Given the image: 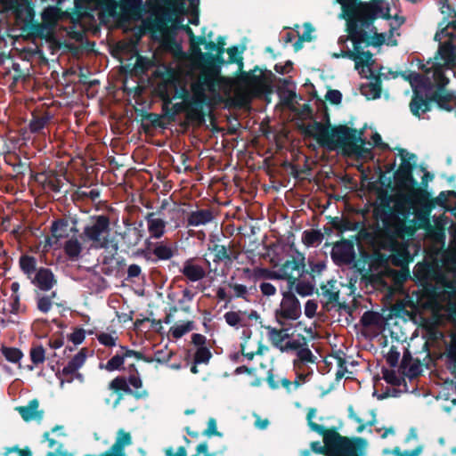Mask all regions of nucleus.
Returning a JSON list of instances; mask_svg holds the SVG:
<instances>
[{"instance_id": "obj_1", "label": "nucleus", "mask_w": 456, "mask_h": 456, "mask_svg": "<svg viewBox=\"0 0 456 456\" xmlns=\"http://www.w3.org/2000/svg\"><path fill=\"white\" fill-rule=\"evenodd\" d=\"M305 136L316 140L318 144L328 151L341 150L344 155H357L366 157L371 154V150L366 148L370 144L363 137L364 129H356L346 125L331 126L330 119L327 124L314 120L313 123L300 126Z\"/></svg>"}, {"instance_id": "obj_2", "label": "nucleus", "mask_w": 456, "mask_h": 456, "mask_svg": "<svg viewBox=\"0 0 456 456\" xmlns=\"http://www.w3.org/2000/svg\"><path fill=\"white\" fill-rule=\"evenodd\" d=\"M375 216L381 220L383 232L391 242L411 238L418 229L415 220L409 219L410 208L399 202L394 207L388 202L382 203L376 208Z\"/></svg>"}, {"instance_id": "obj_3", "label": "nucleus", "mask_w": 456, "mask_h": 456, "mask_svg": "<svg viewBox=\"0 0 456 456\" xmlns=\"http://www.w3.org/2000/svg\"><path fill=\"white\" fill-rule=\"evenodd\" d=\"M212 86V82L204 73H199L196 79L191 83V91L189 93L185 86H181L175 91V98L182 99L188 106V121L195 123L198 126L205 122L206 113L204 107L211 104L215 100L211 95H208V88Z\"/></svg>"}, {"instance_id": "obj_4", "label": "nucleus", "mask_w": 456, "mask_h": 456, "mask_svg": "<svg viewBox=\"0 0 456 456\" xmlns=\"http://www.w3.org/2000/svg\"><path fill=\"white\" fill-rule=\"evenodd\" d=\"M347 20V32L353 26L366 30L382 12L384 0H337Z\"/></svg>"}, {"instance_id": "obj_5", "label": "nucleus", "mask_w": 456, "mask_h": 456, "mask_svg": "<svg viewBox=\"0 0 456 456\" xmlns=\"http://www.w3.org/2000/svg\"><path fill=\"white\" fill-rule=\"evenodd\" d=\"M430 82L432 86L425 90L421 94L423 105L422 103L419 104L418 112L411 113L417 118H420L422 114L430 111L433 102H436L442 110H452L451 102L453 100V95L445 89L449 83V78L445 76L442 66H436L433 69V78Z\"/></svg>"}, {"instance_id": "obj_6", "label": "nucleus", "mask_w": 456, "mask_h": 456, "mask_svg": "<svg viewBox=\"0 0 456 456\" xmlns=\"http://www.w3.org/2000/svg\"><path fill=\"white\" fill-rule=\"evenodd\" d=\"M398 151L402 157V163L394 174L395 183L400 190L407 192L403 196V202L413 207L415 204V198H419L421 200H425L427 199L428 191L419 187V183L412 175L414 164H411L410 159H414L416 155L414 153H407L409 159H406L403 156L405 150L400 148Z\"/></svg>"}, {"instance_id": "obj_7", "label": "nucleus", "mask_w": 456, "mask_h": 456, "mask_svg": "<svg viewBox=\"0 0 456 456\" xmlns=\"http://www.w3.org/2000/svg\"><path fill=\"white\" fill-rule=\"evenodd\" d=\"M110 218L105 214L91 216L79 237L84 243H90L94 249H106L111 246Z\"/></svg>"}, {"instance_id": "obj_8", "label": "nucleus", "mask_w": 456, "mask_h": 456, "mask_svg": "<svg viewBox=\"0 0 456 456\" xmlns=\"http://www.w3.org/2000/svg\"><path fill=\"white\" fill-rule=\"evenodd\" d=\"M437 65L427 69L425 74H419L415 71H400V77L405 81H408L412 88V96L410 102V110L411 113H417L419 108V104L423 103L421 100V94L427 89H429L431 86V79L433 78V69Z\"/></svg>"}, {"instance_id": "obj_9", "label": "nucleus", "mask_w": 456, "mask_h": 456, "mask_svg": "<svg viewBox=\"0 0 456 456\" xmlns=\"http://www.w3.org/2000/svg\"><path fill=\"white\" fill-rule=\"evenodd\" d=\"M349 39L354 45V51L342 52L343 57H347L355 61V67L367 66L373 64V54L370 51H362V45L367 41L369 35L366 30L358 29L353 26L349 30Z\"/></svg>"}, {"instance_id": "obj_10", "label": "nucleus", "mask_w": 456, "mask_h": 456, "mask_svg": "<svg viewBox=\"0 0 456 456\" xmlns=\"http://www.w3.org/2000/svg\"><path fill=\"white\" fill-rule=\"evenodd\" d=\"M280 307L274 312L276 322L283 326L286 320L296 321L301 315V305L297 297L289 289L282 294Z\"/></svg>"}, {"instance_id": "obj_11", "label": "nucleus", "mask_w": 456, "mask_h": 456, "mask_svg": "<svg viewBox=\"0 0 456 456\" xmlns=\"http://www.w3.org/2000/svg\"><path fill=\"white\" fill-rule=\"evenodd\" d=\"M198 56L205 65L206 69H202L200 73L206 74L208 78L212 82V86L208 88V93L214 99H220L219 91L221 87L224 85L229 86L230 80L229 78L223 77L221 75H216L215 67H216V61L208 58V55H213L212 53H205L202 54H194Z\"/></svg>"}, {"instance_id": "obj_12", "label": "nucleus", "mask_w": 456, "mask_h": 456, "mask_svg": "<svg viewBox=\"0 0 456 456\" xmlns=\"http://www.w3.org/2000/svg\"><path fill=\"white\" fill-rule=\"evenodd\" d=\"M110 387L115 391H124L133 394L137 398L143 397L147 392L142 389V380L137 375H130L128 379L125 378H116L111 383Z\"/></svg>"}, {"instance_id": "obj_13", "label": "nucleus", "mask_w": 456, "mask_h": 456, "mask_svg": "<svg viewBox=\"0 0 456 456\" xmlns=\"http://www.w3.org/2000/svg\"><path fill=\"white\" fill-rule=\"evenodd\" d=\"M456 198L455 191H444L439 193V195L436 198H431L430 193L428 191V197L425 200H421L419 198H415V203L420 205L423 208V219L425 221L428 220V216L432 211V209L436 206H440L444 208L446 210H449L447 208L448 197Z\"/></svg>"}, {"instance_id": "obj_14", "label": "nucleus", "mask_w": 456, "mask_h": 456, "mask_svg": "<svg viewBox=\"0 0 456 456\" xmlns=\"http://www.w3.org/2000/svg\"><path fill=\"white\" fill-rule=\"evenodd\" d=\"M305 256L302 254H299L297 258L286 260L280 266V270L284 279L288 281L289 289L292 290L296 281H297V277L293 276V272L301 271V273L299 274V277H301L305 273Z\"/></svg>"}, {"instance_id": "obj_15", "label": "nucleus", "mask_w": 456, "mask_h": 456, "mask_svg": "<svg viewBox=\"0 0 456 456\" xmlns=\"http://www.w3.org/2000/svg\"><path fill=\"white\" fill-rule=\"evenodd\" d=\"M77 220L71 218H60L52 223V236L58 240L69 239L70 235L74 236L77 233Z\"/></svg>"}, {"instance_id": "obj_16", "label": "nucleus", "mask_w": 456, "mask_h": 456, "mask_svg": "<svg viewBox=\"0 0 456 456\" xmlns=\"http://www.w3.org/2000/svg\"><path fill=\"white\" fill-rule=\"evenodd\" d=\"M238 65V80L245 85H260L264 82L263 69L259 66H255L249 71L243 70V57H238L234 62Z\"/></svg>"}, {"instance_id": "obj_17", "label": "nucleus", "mask_w": 456, "mask_h": 456, "mask_svg": "<svg viewBox=\"0 0 456 456\" xmlns=\"http://www.w3.org/2000/svg\"><path fill=\"white\" fill-rule=\"evenodd\" d=\"M382 77L388 79V76L386 73H378L374 75L370 74V82L363 84L360 87L361 94L364 95L368 100L379 99L382 92Z\"/></svg>"}, {"instance_id": "obj_18", "label": "nucleus", "mask_w": 456, "mask_h": 456, "mask_svg": "<svg viewBox=\"0 0 456 456\" xmlns=\"http://www.w3.org/2000/svg\"><path fill=\"white\" fill-rule=\"evenodd\" d=\"M118 6L120 12L125 20H139L142 12V0H120L118 4H114L112 11Z\"/></svg>"}, {"instance_id": "obj_19", "label": "nucleus", "mask_w": 456, "mask_h": 456, "mask_svg": "<svg viewBox=\"0 0 456 456\" xmlns=\"http://www.w3.org/2000/svg\"><path fill=\"white\" fill-rule=\"evenodd\" d=\"M29 281L43 291H49L57 282L52 270L43 266L38 268L36 274Z\"/></svg>"}, {"instance_id": "obj_20", "label": "nucleus", "mask_w": 456, "mask_h": 456, "mask_svg": "<svg viewBox=\"0 0 456 456\" xmlns=\"http://www.w3.org/2000/svg\"><path fill=\"white\" fill-rule=\"evenodd\" d=\"M180 272L191 282L200 281L206 276L205 269L201 265L195 264L194 258L187 259Z\"/></svg>"}, {"instance_id": "obj_21", "label": "nucleus", "mask_w": 456, "mask_h": 456, "mask_svg": "<svg viewBox=\"0 0 456 456\" xmlns=\"http://www.w3.org/2000/svg\"><path fill=\"white\" fill-rule=\"evenodd\" d=\"M152 358L144 356L142 353L129 350L125 347L124 351V365L122 370H137L138 367H141V362H153Z\"/></svg>"}, {"instance_id": "obj_22", "label": "nucleus", "mask_w": 456, "mask_h": 456, "mask_svg": "<svg viewBox=\"0 0 456 456\" xmlns=\"http://www.w3.org/2000/svg\"><path fill=\"white\" fill-rule=\"evenodd\" d=\"M214 219L211 209H200L188 215L187 226H200L210 223Z\"/></svg>"}, {"instance_id": "obj_23", "label": "nucleus", "mask_w": 456, "mask_h": 456, "mask_svg": "<svg viewBox=\"0 0 456 456\" xmlns=\"http://www.w3.org/2000/svg\"><path fill=\"white\" fill-rule=\"evenodd\" d=\"M156 213H148L145 216L148 230L153 238L159 239L165 232L166 222L161 218L155 217Z\"/></svg>"}, {"instance_id": "obj_24", "label": "nucleus", "mask_w": 456, "mask_h": 456, "mask_svg": "<svg viewBox=\"0 0 456 456\" xmlns=\"http://www.w3.org/2000/svg\"><path fill=\"white\" fill-rule=\"evenodd\" d=\"M38 401L32 400L26 406L18 407L17 410L21 415L22 419L26 421L41 419L43 417V411H38Z\"/></svg>"}, {"instance_id": "obj_25", "label": "nucleus", "mask_w": 456, "mask_h": 456, "mask_svg": "<svg viewBox=\"0 0 456 456\" xmlns=\"http://www.w3.org/2000/svg\"><path fill=\"white\" fill-rule=\"evenodd\" d=\"M19 266L20 271L28 280H30L38 270L37 258L27 254L20 256Z\"/></svg>"}, {"instance_id": "obj_26", "label": "nucleus", "mask_w": 456, "mask_h": 456, "mask_svg": "<svg viewBox=\"0 0 456 456\" xmlns=\"http://www.w3.org/2000/svg\"><path fill=\"white\" fill-rule=\"evenodd\" d=\"M336 280L328 281L327 284H322V295L326 298V302L324 303V306H327L329 304L338 303L339 300V290L336 289Z\"/></svg>"}, {"instance_id": "obj_27", "label": "nucleus", "mask_w": 456, "mask_h": 456, "mask_svg": "<svg viewBox=\"0 0 456 456\" xmlns=\"http://www.w3.org/2000/svg\"><path fill=\"white\" fill-rule=\"evenodd\" d=\"M63 250L70 260H77L82 253L83 246L76 235L71 236L63 245Z\"/></svg>"}, {"instance_id": "obj_28", "label": "nucleus", "mask_w": 456, "mask_h": 456, "mask_svg": "<svg viewBox=\"0 0 456 456\" xmlns=\"http://www.w3.org/2000/svg\"><path fill=\"white\" fill-rule=\"evenodd\" d=\"M405 372H382V377L379 375L375 376L374 382L375 385L380 380L384 379L387 384L395 387H401L403 386V387L406 389V383L404 379Z\"/></svg>"}, {"instance_id": "obj_29", "label": "nucleus", "mask_w": 456, "mask_h": 456, "mask_svg": "<svg viewBox=\"0 0 456 456\" xmlns=\"http://www.w3.org/2000/svg\"><path fill=\"white\" fill-rule=\"evenodd\" d=\"M438 53L447 67H452L456 61V46L452 43H444L439 46Z\"/></svg>"}, {"instance_id": "obj_30", "label": "nucleus", "mask_w": 456, "mask_h": 456, "mask_svg": "<svg viewBox=\"0 0 456 456\" xmlns=\"http://www.w3.org/2000/svg\"><path fill=\"white\" fill-rule=\"evenodd\" d=\"M142 126L144 131H149L151 126L165 128L166 124L162 122L161 116L156 113L144 112L142 115Z\"/></svg>"}, {"instance_id": "obj_31", "label": "nucleus", "mask_w": 456, "mask_h": 456, "mask_svg": "<svg viewBox=\"0 0 456 456\" xmlns=\"http://www.w3.org/2000/svg\"><path fill=\"white\" fill-rule=\"evenodd\" d=\"M121 239L127 248L135 247L142 239L141 231L137 228H128L121 234Z\"/></svg>"}, {"instance_id": "obj_32", "label": "nucleus", "mask_w": 456, "mask_h": 456, "mask_svg": "<svg viewBox=\"0 0 456 456\" xmlns=\"http://www.w3.org/2000/svg\"><path fill=\"white\" fill-rule=\"evenodd\" d=\"M208 250L214 254V263L219 264L224 261L232 262V257L226 246L221 244H214L213 246L208 247Z\"/></svg>"}, {"instance_id": "obj_33", "label": "nucleus", "mask_w": 456, "mask_h": 456, "mask_svg": "<svg viewBox=\"0 0 456 456\" xmlns=\"http://www.w3.org/2000/svg\"><path fill=\"white\" fill-rule=\"evenodd\" d=\"M444 355L446 358V363L449 369L452 368V370H456V335L451 336L450 342L446 345Z\"/></svg>"}, {"instance_id": "obj_34", "label": "nucleus", "mask_w": 456, "mask_h": 456, "mask_svg": "<svg viewBox=\"0 0 456 456\" xmlns=\"http://www.w3.org/2000/svg\"><path fill=\"white\" fill-rule=\"evenodd\" d=\"M205 45V48L208 51V53L218 52V45L212 40L207 41L205 36H199L198 41L194 44L192 50L191 51V54H202L204 53L200 45Z\"/></svg>"}, {"instance_id": "obj_35", "label": "nucleus", "mask_w": 456, "mask_h": 456, "mask_svg": "<svg viewBox=\"0 0 456 456\" xmlns=\"http://www.w3.org/2000/svg\"><path fill=\"white\" fill-rule=\"evenodd\" d=\"M195 330V324L193 321H187L183 324H176L170 328L169 333L175 339L181 338L186 333Z\"/></svg>"}, {"instance_id": "obj_36", "label": "nucleus", "mask_w": 456, "mask_h": 456, "mask_svg": "<svg viewBox=\"0 0 456 456\" xmlns=\"http://www.w3.org/2000/svg\"><path fill=\"white\" fill-rule=\"evenodd\" d=\"M267 330L268 339L272 343V345L281 350L284 342V337H282L283 330H280L279 329L273 328L270 325L264 327Z\"/></svg>"}, {"instance_id": "obj_37", "label": "nucleus", "mask_w": 456, "mask_h": 456, "mask_svg": "<svg viewBox=\"0 0 456 456\" xmlns=\"http://www.w3.org/2000/svg\"><path fill=\"white\" fill-rule=\"evenodd\" d=\"M212 357V353L210 349L207 346L198 347L194 356H193V363L194 365L191 368L190 370H197V364L208 363Z\"/></svg>"}, {"instance_id": "obj_38", "label": "nucleus", "mask_w": 456, "mask_h": 456, "mask_svg": "<svg viewBox=\"0 0 456 456\" xmlns=\"http://www.w3.org/2000/svg\"><path fill=\"white\" fill-rule=\"evenodd\" d=\"M51 116L45 112L44 115H34L29 122V129L32 133H38L49 122Z\"/></svg>"}, {"instance_id": "obj_39", "label": "nucleus", "mask_w": 456, "mask_h": 456, "mask_svg": "<svg viewBox=\"0 0 456 456\" xmlns=\"http://www.w3.org/2000/svg\"><path fill=\"white\" fill-rule=\"evenodd\" d=\"M28 33L33 37L37 38H45L46 27L44 23H39L37 21H29L26 24V28Z\"/></svg>"}, {"instance_id": "obj_40", "label": "nucleus", "mask_w": 456, "mask_h": 456, "mask_svg": "<svg viewBox=\"0 0 456 456\" xmlns=\"http://www.w3.org/2000/svg\"><path fill=\"white\" fill-rule=\"evenodd\" d=\"M86 348H82L74 357L69 361L67 367L62 370H77L84 364L86 359Z\"/></svg>"}, {"instance_id": "obj_41", "label": "nucleus", "mask_w": 456, "mask_h": 456, "mask_svg": "<svg viewBox=\"0 0 456 456\" xmlns=\"http://www.w3.org/2000/svg\"><path fill=\"white\" fill-rule=\"evenodd\" d=\"M152 253L159 260H169L174 256L173 248L163 244V242L158 243L153 248Z\"/></svg>"}, {"instance_id": "obj_42", "label": "nucleus", "mask_w": 456, "mask_h": 456, "mask_svg": "<svg viewBox=\"0 0 456 456\" xmlns=\"http://www.w3.org/2000/svg\"><path fill=\"white\" fill-rule=\"evenodd\" d=\"M323 239L322 233L318 230H307L303 233L302 240L307 246H314L316 243L322 242Z\"/></svg>"}, {"instance_id": "obj_43", "label": "nucleus", "mask_w": 456, "mask_h": 456, "mask_svg": "<svg viewBox=\"0 0 456 456\" xmlns=\"http://www.w3.org/2000/svg\"><path fill=\"white\" fill-rule=\"evenodd\" d=\"M309 270H305V273H309L313 279L322 274L326 269L324 261L315 262L314 259H308Z\"/></svg>"}, {"instance_id": "obj_44", "label": "nucleus", "mask_w": 456, "mask_h": 456, "mask_svg": "<svg viewBox=\"0 0 456 456\" xmlns=\"http://www.w3.org/2000/svg\"><path fill=\"white\" fill-rule=\"evenodd\" d=\"M124 351L125 347L121 346L120 352L108 361L106 364L107 370H116L124 365Z\"/></svg>"}, {"instance_id": "obj_45", "label": "nucleus", "mask_w": 456, "mask_h": 456, "mask_svg": "<svg viewBox=\"0 0 456 456\" xmlns=\"http://www.w3.org/2000/svg\"><path fill=\"white\" fill-rule=\"evenodd\" d=\"M292 289H295L298 295L306 297L311 296L314 293V286L310 282L297 280Z\"/></svg>"}, {"instance_id": "obj_46", "label": "nucleus", "mask_w": 456, "mask_h": 456, "mask_svg": "<svg viewBox=\"0 0 456 456\" xmlns=\"http://www.w3.org/2000/svg\"><path fill=\"white\" fill-rule=\"evenodd\" d=\"M30 360L34 364L43 362L45 359V351L43 346L37 345L30 348Z\"/></svg>"}, {"instance_id": "obj_47", "label": "nucleus", "mask_w": 456, "mask_h": 456, "mask_svg": "<svg viewBox=\"0 0 456 456\" xmlns=\"http://www.w3.org/2000/svg\"><path fill=\"white\" fill-rule=\"evenodd\" d=\"M410 254L406 247H403L396 253L392 255V263L395 265H403L409 262Z\"/></svg>"}, {"instance_id": "obj_48", "label": "nucleus", "mask_w": 456, "mask_h": 456, "mask_svg": "<svg viewBox=\"0 0 456 456\" xmlns=\"http://www.w3.org/2000/svg\"><path fill=\"white\" fill-rule=\"evenodd\" d=\"M331 257L334 262L339 261L343 263L349 262L350 253L347 249L343 247L335 246L332 252Z\"/></svg>"}, {"instance_id": "obj_49", "label": "nucleus", "mask_w": 456, "mask_h": 456, "mask_svg": "<svg viewBox=\"0 0 456 456\" xmlns=\"http://www.w3.org/2000/svg\"><path fill=\"white\" fill-rule=\"evenodd\" d=\"M2 353L5 359L11 362H18L23 356L22 352L16 347H4Z\"/></svg>"}, {"instance_id": "obj_50", "label": "nucleus", "mask_w": 456, "mask_h": 456, "mask_svg": "<svg viewBox=\"0 0 456 456\" xmlns=\"http://www.w3.org/2000/svg\"><path fill=\"white\" fill-rule=\"evenodd\" d=\"M54 296H55V293H53V297H49V296L37 297V308L44 314L48 313L53 306L52 299Z\"/></svg>"}, {"instance_id": "obj_51", "label": "nucleus", "mask_w": 456, "mask_h": 456, "mask_svg": "<svg viewBox=\"0 0 456 456\" xmlns=\"http://www.w3.org/2000/svg\"><path fill=\"white\" fill-rule=\"evenodd\" d=\"M73 197L82 200L89 199L92 201H95L100 198V191L97 189H93L89 191H86L78 189L74 192Z\"/></svg>"}, {"instance_id": "obj_52", "label": "nucleus", "mask_w": 456, "mask_h": 456, "mask_svg": "<svg viewBox=\"0 0 456 456\" xmlns=\"http://www.w3.org/2000/svg\"><path fill=\"white\" fill-rule=\"evenodd\" d=\"M304 346H306L305 338L302 336L301 340L299 339H294L291 341L286 342L281 350L282 352H289V351H297L300 350Z\"/></svg>"}, {"instance_id": "obj_53", "label": "nucleus", "mask_w": 456, "mask_h": 456, "mask_svg": "<svg viewBox=\"0 0 456 456\" xmlns=\"http://www.w3.org/2000/svg\"><path fill=\"white\" fill-rule=\"evenodd\" d=\"M297 360L302 362H314L315 358L312 351L306 346H304L297 352Z\"/></svg>"}, {"instance_id": "obj_54", "label": "nucleus", "mask_w": 456, "mask_h": 456, "mask_svg": "<svg viewBox=\"0 0 456 456\" xmlns=\"http://www.w3.org/2000/svg\"><path fill=\"white\" fill-rule=\"evenodd\" d=\"M96 338L102 345L109 347L116 346V341L118 339V337H113L111 334L105 332L97 334Z\"/></svg>"}, {"instance_id": "obj_55", "label": "nucleus", "mask_w": 456, "mask_h": 456, "mask_svg": "<svg viewBox=\"0 0 456 456\" xmlns=\"http://www.w3.org/2000/svg\"><path fill=\"white\" fill-rule=\"evenodd\" d=\"M144 25L145 28L151 33L160 32L164 29V22L159 19L145 21Z\"/></svg>"}, {"instance_id": "obj_56", "label": "nucleus", "mask_w": 456, "mask_h": 456, "mask_svg": "<svg viewBox=\"0 0 456 456\" xmlns=\"http://www.w3.org/2000/svg\"><path fill=\"white\" fill-rule=\"evenodd\" d=\"M229 287L233 289L234 297L248 300V288L245 285L238 283H229Z\"/></svg>"}, {"instance_id": "obj_57", "label": "nucleus", "mask_w": 456, "mask_h": 456, "mask_svg": "<svg viewBox=\"0 0 456 456\" xmlns=\"http://www.w3.org/2000/svg\"><path fill=\"white\" fill-rule=\"evenodd\" d=\"M150 67V61L146 57L138 55L134 64V70L138 73L144 74Z\"/></svg>"}, {"instance_id": "obj_58", "label": "nucleus", "mask_w": 456, "mask_h": 456, "mask_svg": "<svg viewBox=\"0 0 456 456\" xmlns=\"http://www.w3.org/2000/svg\"><path fill=\"white\" fill-rule=\"evenodd\" d=\"M245 47L243 46L241 50H239V47L237 45H233L229 47L225 50V52L229 54V58L226 61L227 64H232L237 61L238 57L242 56V52L244 51Z\"/></svg>"}, {"instance_id": "obj_59", "label": "nucleus", "mask_w": 456, "mask_h": 456, "mask_svg": "<svg viewBox=\"0 0 456 456\" xmlns=\"http://www.w3.org/2000/svg\"><path fill=\"white\" fill-rule=\"evenodd\" d=\"M10 310L9 313L18 314L20 312V295L11 294L9 297Z\"/></svg>"}, {"instance_id": "obj_60", "label": "nucleus", "mask_w": 456, "mask_h": 456, "mask_svg": "<svg viewBox=\"0 0 456 456\" xmlns=\"http://www.w3.org/2000/svg\"><path fill=\"white\" fill-rule=\"evenodd\" d=\"M326 101H328L330 103L333 105H338L342 101V94L340 91L336 89H329L326 95H325Z\"/></svg>"}, {"instance_id": "obj_61", "label": "nucleus", "mask_w": 456, "mask_h": 456, "mask_svg": "<svg viewBox=\"0 0 456 456\" xmlns=\"http://www.w3.org/2000/svg\"><path fill=\"white\" fill-rule=\"evenodd\" d=\"M86 338V332L82 328H76L74 331L69 336V339L74 345L81 344Z\"/></svg>"}, {"instance_id": "obj_62", "label": "nucleus", "mask_w": 456, "mask_h": 456, "mask_svg": "<svg viewBox=\"0 0 456 456\" xmlns=\"http://www.w3.org/2000/svg\"><path fill=\"white\" fill-rule=\"evenodd\" d=\"M12 69L14 70V75L12 76V82L11 84V87L16 86L17 83L22 79H26V76L24 75L22 69H20V66L17 62L12 63Z\"/></svg>"}, {"instance_id": "obj_63", "label": "nucleus", "mask_w": 456, "mask_h": 456, "mask_svg": "<svg viewBox=\"0 0 456 456\" xmlns=\"http://www.w3.org/2000/svg\"><path fill=\"white\" fill-rule=\"evenodd\" d=\"M314 31V28L309 22H305L304 24V32L302 35H298V37L304 40L305 42H311L314 40V37L312 36V33Z\"/></svg>"}, {"instance_id": "obj_64", "label": "nucleus", "mask_w": 456, "mask_h": 456, "mask_svg": "<svg viewBox=\"0 0 456 456\" xmlns=\"http://www.w3.org/2000/svg\"><path fill=\"white\" fill-rule=\"evenodd\" d=\"M224 319L225 322L232 327L237 326L241 321L239 314L233 311L225 313Z\"/></svg>"}]
</instances>
